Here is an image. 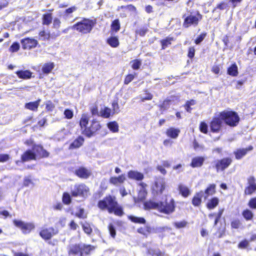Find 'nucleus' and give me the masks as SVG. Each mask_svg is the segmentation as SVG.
Returning <instances> with one entry per match:
<instances>
[{
  "instance_id": "4be33fe9",
  "label": "nucleus",
  "mask_w": 256,
  "mask_h": 256,
  "mask_svg": "<svg viewBox=\"0 0 256 256\" xmlns=\"http://www.w3.org/2000/svg\"><path fill=\"white\" fill-rule=\"evenodd\" d=\"M204 197V192L200 191L197 193L194 197L192 202V204L195 206H198L200 205L202 202V198Z\"/></svg>"
},
{
  "instance_id": "79ce46f5",
  "label": "nucleus",
  "mask_w": 256,
  "mask_h": 256,
  "mask_svg": "<svg viewBox=\"0 0 256 256\" xmlns=\"http://www.w3.org/2000/svg\"><path fill=\"white\" fill-rule=\"evenodd\" d=\"M171 104V100L166 99L164 100L162 104L160 105V110H164L168 109Z\"/></svg>"
},
{
  "instance_id": "9b49d317",
  "label": "nucleus",
  "mask_w": 256,
  "mask_h": 256,
  "mask_svg": "<svg viewBox=\"0 0 256 256\" xmlns=\"http://www.w3.org/2000/svg\"><path fill=\"white\" fill-rule=\"evenodd\" d=\"M20 42L22 44V48L24 50H30L34 48L38 44V42L36 40L30 38L22 39Z\"/></svg>"
},
{
  "instance_id": "f704fd0d",
  "label": "nucleus",
  "mask_w": 256,
  "mask_h": 256,
  "mask_svg": "<svg viewBox=\"0 0 256 256\" xmlns=\"http://www.w3.org/2000/svg\"><path fill=\"white\" fill-rule=\"evenodd\" d=\"M112 211L110 212V214L114 212V214L118 216H122L124 212L122 210L120 206H118V202H116V204L114 208H112Z\"/></svg>"
},
{
  "instance_id": "2eb2a0df",
  "label": "nucleus",
  "mask_w": 256,
  "mask_h": 256,
  "mask_svg": "<svg viewBox=\"0 0 256 256\" xmlns=\"http://www.w3.org/2000/svg\"><path fill=\"white\" fill-rule=\"evenodd\" d=\"M75 174L80 178L86 179L91 175L92 172L86 168L80 167L76 170Z\"/></svg>"
},
{
  "instance_id": "de8ad7c7",
  "label": "nucleus",
  "mask_w": 256,
  "mask_h": 256,
  "mask_svg": "<svg viewBox=\"0 0 256 256\" xmlns=\"http://www.w3.org/2000/svg\"><path fill=\"white\" fill-rule=\"evenodd\" d=\"M62 202L66 204H68L71 202V198L70 194L68 192H64L62 196Z\"/></svg>"
},
{
  "instance_id": "6ab92c4d",
  "label": "nucleus",
  "mask_w": 256,
  "mask_h": 256,
  "mask_svg": "<svg viewBox=\"0 0 256 256\" xmlns=\"http://www.w3.org/2000/svg\"><path fill=\"white\" fill-rule=\"evenodd\" d=\"M252 148H253L252 146H249L248 148L237 150L234 152L236 158L238 160L240 159L246 154L248 151L252 150Z\"/></svg>"
},
{
  "instance_id": "7c9ffc66",
  "label": "nucleus",
  "mask_w": 256,
  "mask_h": 256,
  "mask_svg": "<svg viewBox=\"0 0 256 256\" xmlns=\"http://www.w3.org/2000/svg\"><path fill=\"white\" fill-rule=\"evenodd\" d=\"M228 74L233 76H236L238 74V66L236 64H233L228 70Z\"/></svg>"
},
{
  "instance_id": "ddd939ff",
  "label": "nucleus",
  "mask_w": 256,
  "mask_h": 256,
  "mask_svg": "<svg viewBox=\"0 0 256 256\" xmlns=\"http://www.w3.org/2000/svg\"><path fill=\"white\" fill-rule=\"evenodd\" d=\"M83 244H71L68 246V254H76L79 252H80V256H84L82 252Z\"/></svg>"
},
{
  "instance_id": "4d7b16f0",
  "label": "nucleus",
  "mask_w": 256,
  "mask_h": 256,
  "mask_svg": "<svg viewBox=\"0 0 256 256\" xmlns=\"http://www.w3.org/2000/svg\"><path fill=\"white\" fill-rule=\"evenodd\" d=\"M200 130L201 132L206 134L208 131L207 124L204 122H201L200 126Z\"/></svg>"
},
{
  "instance_id": "a18cd8bd",
  "label": "nucleus",
  "mask_w": 256,
  "mask_h": 256,
  "mask_svg": "<svg viewBox=\"0 0 256 256\" xmlns=\"http://www.w3.org/2000/svg\"><path fill=\"white\" fill-rule=\"evenodd\" d=\"M142 102H144L146 100H151L152 98V94L150 92H146L144 94H141L139 96Z\"/></svg>"
},
{
  "instance_id": "052dcab7",
  "label": "nucleus",
  "mask_w": 256,
  "mask_h": 256,
  "mask_svg": "<svg viewBox=\"0 0 256 256\" xmlns=\"http://www.w3.org/2000/svg\"><path fill=\"white\" fill-rule=\"evenodd\" d=\"M108 230L111 236L114 238L116 234V230L112 224H110L108 226Z\"/></svg>"
},
{
  "instance_id": "e2e57ef3",
  "label": "nucleus",
  "mask_w": 256,
  "mask_h": 256,
  "mask_svg": "<svg viewBox=\"0 0 256 256\" xmlns=\"http://www.w3.org/2000/svg\"><path fill=\"white\" fill-rule=\"evenodd\" d=\"M195 54V49L194 47H190L188 49V58H192Z\"/></svg>"
},
{
  "instance_id": "412c9836",
  "label": "nucleus",
  "mask_w": 256,
  "mask_h": 256,
  "mask_svg": "<svg viewBox=\"0 0 256 256\" xmlns=\"http://www.w3.org/2000/svg\"><path fill=\"white\" fill-rule=\"evenodd\" d=\"M204 161V158L202 156H196L192 159L190 166L192 168L201 166Z\"/></svg>"
},
{
  "instance_id": "0e129e2a",
  "label": "nucleus",
  "mask_w": 256,
  "mask_h": 256,
  "mask_svg": "<svg viewBox=\"0 0 256 256\" xmlns=\"http://www.w3.org/2000/svg\"><path fill=\"white\" fill-rule=\"evenodd\" d=\"M206 36V34H200L198 37L195 40V43L197 44H199L204 40Z\"/></svg>"
},
{
  "instance_id": "39448f33",
  "label": "nucleus",
  "mask_w": 256,
  "mask_h": 256,
  "mask_svg": "<svg viewBox=\"0 0 256 256\" xmlns=\"http://www.w3.org/2000/svg\"><path fill=\"white\" fill-rule=\"evenodd\" d=\"M89 192L88 188L84 184H76L71 189V194L72 196L86 197Z\"/></svg>"
},
{
  "instance_id": "a211bd4d",
  "label": "nucleus",
  "mask_w": 256,
  "mask_h": 256,
  "mask_svg": "<svg viewBox=\"0 0 256 256\" xmlns=\"http://www.w3.org/2000/svg\"><path fill=\"white\" fill-rule=\"evenodd\" d=\"M128 176L129 178L141 180L144 178V174L138 171L130 170L128 173Z\"/></svg>"
},
{
  "instance_id": "13d9d810",
  "label": "nucleus",
  "mask_w": 256,
  "mask_h": 256,
  "mask_svg": "<svg viewBox=\"0 0 256 256\" xmlns=\"http://www.w3.org/2000/svg\"><path fill=\"white\" fill-rule=\"evenodd\" d=\"M112 106L113 108V112L114 113H118L120 112L119 110V106L118 104V102L116 101H114L112 103Z\"/></svg>"
},
{
  "instance_id": "6e6d98bb",
  "label": "nucleus",
  "mask_w": 256,
  "mask_h": 256,
  "mask_svg": "<svg viewBox=\"0 0 256 256\" xmlns=\"http://www.w3.org/2000/svg\"><path fill=\"white\" fill-rule=\"evenodd\" d=\"M187 222L185 221H182L178 222H175L174 223V226L178 228H182L186 226Z\"/></svg>"
},
{
  "instance_id": "bb28decb",
  "label": "nucleus",
  "mask_w": 256,
  "mask_h": 256,
  "mask_svg": "<svg viewBox=\"0 0 256 256\" xmlns=\"http://www.w3.org/2000/svg\"><path fill=\"white\" fill-rule=\"evenodd\" d=\"M17 76L20 78L26 79L31 77L32 72L29 70H20L16 72Z\"/></svg>"
},
{
  "instance_id": "c756f323",
  "label": "nucleus",
  "mask_w": 256,
  "mask_h": 256,
  "mask_svg": "<svg viewBox=\"0 0 256 256\" xmlns=\"http://www.w3.org/2000/svg\"><path fill=\"white\" fill-rule=\"evenodd\" d=\"M54 68V64L52 62L45 64L42 68V71L45 74L50 73Z\"/></svg>"
},
{
  "instance_id": "ea45409f",
  "label": "nucleus",
  "mask_w": 256,
  "mask_h": 256,
  "mask_svg": "<svg viewBox=\"0 0 256 256\" xmlns=\"http://www.w3.org/2000/svg\"><path fill=\"white\" fill-rule=\"evenodd\" d=\"M242 214L243 216L244 217V218L247 220H252V218H253V216H254V214H253V213L252 212L248 209L244 210Z\"/></svg>"
},
{
  "instance_id": "9d476101",
  "label": "nucleus",
  "mask_w": 256,
  "mask_h": 256,
  "mask_svg": "<svg viewBox=\"0 0 256 256\" xmlns=\"http://www.w3.org/2000/svg\"><path fill=\"white\" fill-rule=\"evenodd\" d=\"M232 160L229 158H224L215 162V166L217 172L224 170L227 168L232 163Z\"/></svg>"
},
{
  "instance_id": "8fccbe9b",
  "label": "nucleus",
  "mask_w": 256,
  "mask_h": 256,
  "mask_svg": "<svg viewBox=\"0 0 256 256\" xmlns=\"http://www.w3.org/2000/svg\"><path fill=\"white\" fill-rule=\"evenodd\" d=\"M83 246H82V252H83L84 253L87 254H89L90 252L94 249V248L92 247L90 245H86L83 244Z\"/></svg>"
},
{
  "instance_id": "1a4fd4ad",
  "label": "nucleus",
  "mask_w": 256,
  "mask_h": 256,
  "mask_svg": "<svg viewBox=\"0 0 256 256\" xmlns=\"http://www.w3.org/2000/svg\"><path fill=\"white\" fill-rule=\"evenodd\" d=\"M57 233V231L52 227L44 228L40 232V235L43 239L48 240Z\"/></svg>"
},
{
  "instance_id": "5fc2aeb1",
  "label": "nucleus",
  "mask_w": 256,
  "mask_h": 256,
  "mask_svg": "<svg viewBox=\"0 0 256 256\" xmlns=\"http://www.w3.org/2000/svg\"><path fill=\"white\" fill-rule=\"evenodd\" d=\"M241 224V223L238 220H234L231 222V226L234 228H238Z\"/></svg>"
},
{
  "instance_id": "dca6fc26",
  "label": "nucleus",
  "mask_w": 256,
  "mask_h": 256,
  "mask_svg": "<svg viewBox=\"0 0 256 256\" xmlns=\"http://www.w3.org/2000/svg\"><path fill=\"white\" fill-rule=\"evenodd\" d=\"M126 180V176L124 174H121L118 176H112L110 178V183L118 186L122 184Z\"/></svg>"
},
{
  "instance_id": "393cba45",
  "label": "nucleus",
  "mask_w": 256,
  "mask_h": 256,
  "mask_svg": "<svg viewBox=\"0 0 256 256\" xmlns=\"http://www.w3.org/2000/svg\"><path fill=\"white\" fill-rule=\"evenodd\" d=\"M84 140L82 137H78L77 139L74 140L70 145V148H80L82 146Z\"/></svg>"
},
{
  "instance_id": "338daca9",
  "label": "nucleus",
  "mask_w": 256,
  "mask_h": 256,
  "mask_svg": "<svg viewBox=\"0 0 256 256\" xmlns=\"http://www.w3.org/2000/svg\"><path fill=\"white\" fill-rule=\"evenodd\" d=\"M193 146L196 150H203L204 148L203 146H202L200 145L196 140H194L193 142Z\"/></svg>"
},
{
  "instance_id": "c03bdc74",
  "label": "nucleus",
  "mask_w": 256,
  "mask_h": 256,
  "mask_svg": "<svg viewBox=\"0 0 256 256\" xmlns=\"http://www.w3.org/2000/svg\"><path fill=\"white\" fill-rule=\"evenodd\" d=\"M256 190V186H248L244 190V194L250 195Z\"/></svg>"
},
{
  "instance_id": "a19ab883",
  "label": "nucleus",
  "mask_w": 256,
  "mask_h": 256,
  "mask_svg": "<svg viewBox=\"0 0 256 256\" xmlns=\"http://www.w3.org/2000/svg\"><path fill=\"white\" fill-rule=\"evenodd\" d=\"M130 64H132V68L134 70H138L141 66L142 62V60L136 59L131 61Z\"/></svg>"
},
{
  "instance_id": "f257e3e1",
  "label": "nucleus",
  "mask_w": 256,
  "mask_h": 256,
  "mask_svg": "<svg viewBox=\"0 0 256 256\" xmlns=\"http://www.w3.org/2000/svg\"><path fill=\"white\" fill-rule=\"evenodd\" d=\"M144 206L147 209L157 210L160 212L168 214L174 212L175 208L174 200L171 198H166L164 202L150 201L144 204Z\"/></svg>"
},
{
  "instance_id": "2f4dec72",
  "label": "nucleus",
  "mask_w": 256,
  "mask_h": 256,
  "mask_svg": "<svg viewBox=\"0 0 256 256\" xmlns=\"http://www.w3.org/2000/svg\"><path fill=\"white\" fill-rule=\"evenodd\" d=\"M128 218L132 222L138 224H145L146 220L143 218L137 217L134 216H129Z\"/></svg>"
},
{
  "instance_id": "37998d69",
  "label": "nucleus",
  "mask_w": 256,
  "mask_h": 256,
  "mask_svg": "<svg viewBox=\"0 0 256 256\" xmlns=\"http://www.w3.org/2000/svg\"><path fill=\"white\" fill-rule=\"evenodd\" d=\"M82 228L85 233L88 234H90L92 232V228L90 224L88 222H84L82 224Z\"/></svg>"
},
{
  "instance_id": "4c0bfd02",
  "label": "nucleus",
  "mask_w": 256,
  "mask_h": 256,
  "mask_svg": "<svg viewBox=\"0 0 256 256\" xmlns=\"http://www.w3.org/2000/svg\"><path fill=\"white\" fill-rule=\"evenodd\" d=\"M111 30L117 32L120 29V23L118 20H114L111 24Z\"/></svg>"
},
{
  "instance_id": "f8f14e48",
  "label": "nucleus",
  "mask_w": 256,
  "mask_h": 256,
  "mask_svg": "<svg viewBox=\"0 0 256 256\" xmlns=\"http://www.w3.org/2000/svg\"><path fill=\"white\" fill-rule=\"evenodd\" d=\"M222 120L220 118V114L214 117L210 123V128L213 132H218L221 128Z\"/></svg>"
},
{
  "instance_id": "3c124183",
  "label": "nucleus",
  "mask_w": 256,
  "mask_h": 256,
  "mask_svg": "<svg viewBox=\"0 0 256 256\" xmlns=\"http://www.w3.org/2000/svg\"><path fill=\"white\" fill-rule=\"evenodd\" d=\"M20 46L18 42H14L10 48L9 50L10 52H16L20 49Z\"/></svg>"
},
{
  "instance_id": "680f3d73",
  "label": "nucleus",
  "mask_w": 256,
  "mask_h": 256,
  "mask_svg": "<svg viewBox=\"0 0 256 256\" xmlns=\"http://www.w3.org/2000/svg\"><path fill=\"white\" fill-rule=\"evenodd\" d=\"M60 21L58 18H55L53 22V28L56 29H58L60 26Z\"/></svg>"
},
{
  "instance_id": "0eeeda50",
  "label": "nucleus",
  "mask_w": 256,
  "mask_h": 256,
  "mask_svg": "<svg viewBox=\"0 0 256 256\" xmlns=\"http://www.w3.org/2000/svg\"><path fill=\"white\" fill-rule=\"evenodd\" d=\"M14 224L20 228L24 234L29 233L32 230L35 228L34 224L32 222L26 223L22 220H14Z\"/></svg>"
},
{
  "instance_id": "423d86ee",
  "label": "nucleus",
  "mask_w": 256,
  "mask_h": 256,
  "mask_svg": "<svg viewBox=\"0 0 256 256\" xmlns=\"http://www.w3.org/2000/svg\"><path fill=\"white\" fill-rule=\"evenodd\" d=\"M166 185V182L164 178H156L152 188V194L156 195L162 194L165 189Z\"/></svg>"
},
{
  "instance_id": "864d4df0",
  "label": "nucleus",
  "mask_w": 256,
  "mask_h": 256,
  "mask_svg": "<svg viewBox=\"0 0 256 256\" xmlns=\"http://www.w3.org/2000/svg\"><path fill=\"white\" fill-rule=\"evenodd\" d=\"M248 206L251 208L256 209V197L251 198L250 200Z\"/></svg>"
},
{
  "instance_id": "bf43d9fd",
  "label": "nucleus",
  "mask_w": 256,
  "mask_h": 256,
  "mask_svg": "<svg viewBox=\"0 0 256 256\" xmlns=\"http://www.w3.org/2000/svg\"><path fill=\"white\" fill-rule=\"evenodd\" d=\"M249 244V242L248 240H245L242 241L238 244V247L240 248H246Z\"/></svg>"
},
{
  "instance_id": "6e6552de",
  "label": "nucleus",
  "mask_w": 256,
  "mask_h": 256,
  "mask_svg": "<svg viewBox=\"0 0 256 256\" xmlns=\"http://www.w3.org/2000/svg\"><path fill=\"white\" fill-rule=\"evenodd\" d=\"M202 18V16L198 14L196 15H190L184 18L183 26L188 28L191 25L196 26L198 22Z\"/></svg>"
},
{
  "instance_id": "20e7f679",
  "label": "nucleus",
  "mask_w": 256,
  "mask_h": 256,
  "mask_svg": "<svg viewBox=\"0 0 256 256\" xmlns=\"http://www.w3.org/2000/svg\"><path fill=\"white\" fill-rule=\"evenodd\" d=\"M116 204V198L110 196H106L102 200L99 201L98 204V207L102 210L107 209L108 212L112 211V208Z\"/></svg>"
},
{
  "instance_id": "b1692460",
  "label": "nucleus",
  "mask_w": 256,
  "mask_h": 256,
  "mask_svg": "<svg viewBox=\"0 0 256 256\" xmlns=\"http://www.w3.org/2000/svg\"><path fill=\"white\" fill-rule=\"evenodd\" d=\"M40 100H38L36 102H30L26 104L25 108L31 110L36 111L40 104Z\"/></svg>"
},
{
  "instance_id": "09e8293b",
  "label": "nucleus",
  "mask_w": 256,
  "mask_h": 256,
  "mask_svg": "<svg viewBox=\"0 0 256 256\" xmlns=\"http://www.w3.org/2000/svg\"><path fill=\"white\" fill-rule=\"evenodd\" d=\"M39 36L42 40H45L50 38V33L46 32L44 30H42L40 32Z\"/></svg>"
},
{
  "instance_id": "f03ea898",
  "label": "nucleus",
  "mask_w": 256,
  "mask_h": 256,
  "mask_svg": "<svg viewBox=\"0 0 256 256\" xmlns=\"http://www.w3.org/2000/svg\"><path fill=\"white\" fill-rule=\"evenodd\" d=\"M96 24V22L87 18H83L74 24L71 28L82 34L90 33Z\"/></svg>"
},
{
  "instance_id": "c9c22d12",
  "label": "nucleus",
  "mask_w": 256,
  "mask_h": 256,
  "mask_svg": "<svg viewBox=\"0 0 256 256\" xmlns=\"http://www.w3.org/2000/svg\"><path fill=\"white\" fill-rule=\"evenodd\" d=\"M88 120H89L88 117L86 115L83 114L82 116V117L80 119V126L82 128H84V130L86 128H86V125L88 124Z\"/></svg>"
},
{
  "instance_id": "cd10ccee",
  "label": "nucleus",
  "mask_w": 256,
  "mask_h": 256,
  "mask_svg": "<svg viewBox=\"0 0 256 256\" xmlns=\"http://www.w3.org/2000/svg\"><path fill=\"white\" fill-rule=\"evenodd\" d=\"M215 188L216 185L214 184H210V186L206 189L205 192H204V198H206L210 195L213 194L215 193Z\"/></svg>"
},
{
  "instance_id": "5701e85b",
  "label": "nucleus",
  "mask_w": 256,
  "mask_h": 256,
  "mask_svg": "<svg viewBox=\"0 0 256 256\" xmlns=\"http://www.w3.org/2000/svg\"><path fill=\"white\" fill-rule=\"evenodd\" d=\"M36 158V154L30 150L26 152L22 156V159L24 162L35 160Z\"/></svg>"
},
{
  "instance_id": "7ed1b4c3",
  "label": "nucleus",
  "mask_w": 256,
  "mask_h": 256,
  "mask_svg": "<svg viewBox=\"0 0 256 256\" xmlns=\"http://www.w3.org/2000/svg\"><path fill=\"white\" fill-rule=\"evenodd\" d=\"M220 114V118L226 124L230 126H235L238 124L240 118L236 112L224 110Z\"/></svg>"
},
{
  "instance_id": "774afa93",
  "label": "nucleus",
  "mask_w": 256,
  "mask_h": 256,
  "mask_svg": "<svg viewBox=\"0 0 256 256\" xmlns=\"http://www.w3.org/2000/svg\"><path fill=\"white\" fill-rule=\"evenodd\" d=\"M64 114L66 117L68 119L72 118L73 116L72 112L69 110H66L64 112Z\"/></svg>"
},
{
  "instance_id": "4468645a",
  "label": "nucleus",
  "mask_w": 256,
  "mask_h": 256,
  "mask_svg": "<svg viewBox=\"0 0 256 256\" xmlns=\"http://www.w3.org/2000/svg\"><path fill=\"white\" fill-rule=\"evenodd\" d=\"M100 128V126L99 122L97 121L93 120L90 126L84 130V133L86 135L90 137L94 132L98 130Z\"/></svg>"
},
{
  "instance_id": "72a5a7b5",
  "label": "nucleus",
  "mask_w": 256,
  "mask_h": 256,
  "mask_svg": "<svg viewBox=\"0 0 256 256\" xmlns=\"http://www.w3.org/2000/svg\"><path fill=\"white\" fill-rule=\"evenodd\" d=\"M219 202V200L217 198H212L207 204V208L209 209H213L216 207Z\"/></svg>"
},
{
  "instance_id": "69168bd1",
  "label": "nucleus",
  "mask_w": 256,
  "mask_h": 256,
  "mask_svg": "<svg viewBox=\"0 0 256 256\" xmlns=\"http://www.w3.org/2000/svg\"><path fill=\"white\" fill-rule=\"evenodd\" d=\"M134 78V76L132 74H128L124 79V84H129Z\"/></svg>"
},
{
  "instance_id": "f3484780",
  "label": "nucleus",
  "mask_w": 256,
  "mask_h": 256,
  "mask_svg": "<svg viewBox=\"0 0 256 256\" xmlns=\"http://www.w3.org/2000/svg\"><path fill=\"white\" fill-rule=\"evenodd\" d=\"M32 150L36 154V156L47 157L48 156V153L40 146H34Z\"/></svg>"
},
{
  "instance_id": "aec40b11",
  "label": "nucleus",
  "mask_w": 256,
  "mask_h": 256,
  "mask_svg": "<svg viewBox=\"0 0 256 256\" xmlns=\"http://www.w3.org/2000/svg\"><path fill=\"white\" fill-rule=\"evenodd\" d=\"M180 133V130L178 128H170L166 131V136L174 139L178 138Z\"/></svg>"
},
{
  "instance_id": "603ef678",
  "label": "nucleus",
  "mask_w": 256,
  "mask_h": 256,
  "mask_svg": "<svg viewBox=\"0 0 256 256\" xmlns=\"http://www.w3.org/2000/svg\"><path fill=\"white\" fill-rule=\"evenodd\" d=\"M76 216L81 218H84L86 217V214L84 213V210L83 208H80L78 212L76 214Z\"/></svg>"
},
{
  "instance_id": "e433bc0d",
  "label": "nucleus",
  "mask_w": 256,
  "mask_h": 256,
  "mask_svg": "<svg viewBox=\"0 0 256 256\" xmlns=\"http://www.w3.org/2000/svg\"><path fill=\"white\" fill-rule=\"evenodd\" d=\"M108 128L113 132H116L118 131V125L116 122H110L108 124Z\"/></svg>"
},
{
  "instance_id": "a878e982",
  "label": "nucleus",
  "mask_w": 256,
  "mask_h": 256,
  "mask_svg": "<svg viewBox=\"0 0 256 256\" xmlns=\"http://www.w3.org/2000/svg\"><path fill=\"white\" fill-rule=\"evenodd\" d=\"M178 190L182 195L185 198L188 197L190 194L189 188L183 184H180L178 186Z\"/></svg>"
},
{
  "instance_id": "49530a36",
  "label": "nucleus",
  "mask_w": 256,
  "mask_h": 256,
  "mask_svg": "<svg viewBox=\"0 0 256 256\" xmlns=\"http://www.w3.org/2000/svg\"><path fill=\"white\" fill-rule=\"evenodd\" d=\"M173 40L172 38H168L166 40L161 41L162 48L165 49L168 45L171 44V42Z\"/></svg>"
},
{
  "instance_id": "c85d7f7f",
  "label": "nucleus",
  "mask_w": 256,
  "mask_h": 256,
  "mask_svg": "<svg viewBox=\"0 0 256 256\" xmlns=\"http://www.w3.org/2000/svg\"><path fill=\"white\" fill-rule=\"evenodd\" d=\"M110 108L104 106V108H101L100 112V116H101L104 118H108L110 116Z\"/></svg>"
},
{
  "instance_id": "58836bf2",
  "label": "nucleus",
  "mask_w": 256,
  "mask_h": 256,
  "mask_svg": "<svg viewBox=\"0 0 256 256\" xmlns=\"http://www.w3.org/2000/svg\"><path fill=\"white\" fill-rule=\"evenodd\" d=\"M52 16L51 14H44L43 16L42 23L44 24L48 25L52 21Z\"/></svg>"
},
{
  "instance_id": "473e14b6",
  "label": "nucleus",
  "mask_w": 256,
  "mask_h": 256,
  "mask_svg": "<svg viewBox=\"0 0 256 256\" xmlns=\"http://www.w3.org/2000/svg\"><path fill=\"white\" fill-rule=\"evenodd\" d=\"M107 42L111 46L114 48H116L119 45L118 40L115 36H112L108 38Z\"/></svg>"
}]
</instances>
